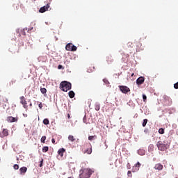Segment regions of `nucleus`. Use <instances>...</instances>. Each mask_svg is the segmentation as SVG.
<instances>
[{"label": "nucleus", "instance_id": "nucleus-12", "mask_svg": "<svg viewBox=\"0 0 178 178\" xmlns=\"http://www.w3.org/2000/svg\"><path fill=\"white\" fill-rule=\"evenodd\" d=\"M154 169H155V170H162V169H163V165L159 163H156L155 164Z\"/></svg>", "mask_w": 178, "mask_h": 178}, {"label": "nucleus", "instance_id": "nucleus-27", "mask_svg": "<svg viewBox=\"0 0 178 178\" xmlns=\"http://www.w3.org/2000/svg\"><path fill=\"white\" fill-rule=\"evenodd\" d=\"M127 176L128 177H133V174H131V171H128Z\"/></svg>", "mask_w": 178, "mask_h": 178}, {"label": "nucleus", "instance_id": "nucleus-25", "mask_svg": "<svg viewBox=\"0 0 178 178\" xmlns=\"http://www.w3.org/2000/svg\"><path fill=\"white\" fill-rule=\"evenodd\" d=\"M143 102H147V95H143Z\"/></svg>", "mask_w": 178, "mask_h": 178}, {"label": "nucleus", "instance_id": "nucleus-17", "mask_svg": "<svg viewBox=\"0 0 178 178\" xmlns=\"http://www.w3.org/2000/svg\"><path fill=\"white\" fill-rule=\"evenodd\" d=\"M68 140H69V141H71L72 143H73L74 141H76L74 136H73L72 135H70L68 136Z\"/></svg>", "mask_w": 178, "mask_h": 178}, {"label": "nucleus", "instance_id": "nucleus-33", "mask_svg": "<svg viewBox=\"0 0 178 178\" xmlns=\"http://www.w3.org/2000/svg\"><path fill=\"white\" fill-rule=\"evenodd\" d=\"M27 172V167H23V173H26Z\"/></svg>", "mask_w": 178, "mask_h": 178}, {"label": "nucleus", "instance_id": "nucleus-23", "mask_svg": "<svg viewBox=\"0 0 178 178\" xmlns=\"http://www.w3.org/2000/svg\"><path fill=\"white\" fill-rule=\"evenodd\" d=\"M159 134H165V129L163 128H161L159 129Z\"/></svg>", "mask_w": 178, "mask_h": 178}, {"label": "nucleus", "instance_id": "nucleus-10", "mask_svg": "<svg viewBox=\"0 0 178 178\" xmlns=\"http://www.w3.org/2000/svg\"><path fill=\"white\" fill-rule=\"evenodd\" d=\"M145 81V79L144 78V76H140V77L137 79L136 84L138 86H141V84H143Z\"/></svg>", "mask_w": 178, "mask_h": 178}, {"label": "nucleus", "instance_id": "nucleus-28", "mask_svg": "<svg viewBox=\"0 0 178 178\" xmlns=\"http://www.w3.org/2000/svg\"><path fill=\"white\" fill-rule=\"evenodd\" d=\"M96 138L97 136H89L88 137V140H90V141H92V140H94V138Z\"/></svg>", "mask_w": 178, "mask_h": 178}, {"label": "nucleus", "instance_id": "nucleus-16", "mask_svg": "<svg viewBox=\"0 0 178 178\" xmlns=\"http://www.w3.org/2000/svg\"><path fill=\"white\" fill-rule=\"evenodd\" d=\"M68 95H69L70 98H74V95H76V94L74 93V92L73 90H71L69 92Z\"/></svg>", "mask_w": 178, "mask_h": 178}, {"label": "nucleus", "instance_id": "nucleus-44", "mask_svg": "<svg viewBox=\"0 0 178 178\" xmlns=\"http://www.w3.org/2000/svg\"><path fill=\"white\" fill-rule=\"evenodd\" d=\"M140 152H141V150H139V151H138V153H139V154H140Z\"/></svg>", "mask_w": 178, "mask_h": 178}, {"label": "nucleus", "instance_id": "nucleus-35", "mask_svg": "<svg viewBox=\"0 0 178 178\" xmlns=\"http://www.w3.org/2000/svg\"><path fill=\"white\" fill-rule=\"evenodd\" d=\"M58 69L60 70V69H63V66H62L61 65H59L58 66Z\"/></svg>", "mask_w": 178, "mask_h": 178}, {"label": "nucleus", "instance_id": "nucleus-38", "mask_svg": "<svg viewBox=\"0 0 178 178\" xmlns=\"http://www.w3.org/2000/svg\"><path fill=\"white\" fill-rule=\"evenodd\" d=\"M19 172H20L21 173H23V167H22V168L19 169Z\"/></svg>", "mask_w": 178, "mask_h": 178}, {"label": "nucleus", "instance_id": "nucleus-45", "mask_svg": "<svg viewBox=\"0 0 178 178\" xmlns=\"http://www.w3.org/2000/svg\"><path fill=\"white\" fill-rule=\"evenodd\" d=\"M83 122H84V123H86V120H84V119H83Z\"/></svg>", "mask_w": 178, "mask_h": 178}, {"label": "nucleus", "instance_id": "nucleus-31", "mask_svg": "<svg viewBox=\"0 0 178 178\" xmlns=\"http://www.w3.org/2000/svg\"><path fill=\"white\" fill-rule=\"evenodd\" d=\"M42 163H44V159H42V160L40 161V163L39 165L40 168H42Z\"/></svg>", "mask_w": 178, "mask_h": 178}, {"label": "nucleus", "instance_id": "nucleus-3", "mask_svg": "<svg viewBox=\"0 0 178 178\" xmlns=\"http://www.w3.org/2000/svg\"><path fill=\"white\" fill-rule=\"evenodd\" d=\"M159 151H166L169 148V145L165 143H163L162 141H159L156 144Z\"/></svg>", "mask_w": 178, "mask_h": 178}, {"label": "nucleus", "instance_id": "nucleus-21", "mask_svg": "<svg viewBox=\"0 0 178 178\" xmlns=\"http://www.w3.org/2000/svg\"><path fill=\"white\" fill-rule=\"evenodd\" d=\"M40 92L42 94H47V89L45 88H40Z\"/></svg>", "mask_w": 178, "mask_h": 178}, {"label": "nucleus", "instance_id": "nucleus-1", "mask_svg": "<svg viewBox=\"0 0 178 178\" xmlns=\"http://www.w3.org/2000/svg\"><path fill=\"white\" fill-rule=\"evenodd\" d=\"M92 173H94V171L90 168H82L80 170L79 178H90Z\"/></svg>", "mask_w": 178, "mask_h": 178}, {"label": "nucleus", "instance_id": "nucleus-42", "mask_svg": "<svg viewBox=\"0 0 178 178\" xmlns=\"http://www.w3.org/2000/svg\"><path fill=\"white\" fill-rule=\"evenodd\" d=\"M131 76L133 77V76H134V73H132Z\"/></svg>", "mask_w": 178, "mask_h": 178}, {"label": "nucleus", "instance_id": "nucleus-11", "mask_svg": "<svg viewBox=\"0 0 178 178\" xmlns=\"http://www.w3.org/2000/svg\"><path fill=\"white\" fill-rule=\"evenodd\" d=\"M140 166L141 163H140V162H137V163L135 164V165L132 168L133 172H138V170H140Z\"/></svg>", "mask_w": 178, "mask_h": 178}, {"label": "nucleus", "instance_id": "nucleus-37", "mask_svg": "<svg viewBox=\"0 0 178 178\" xmlns=\"http://www.w3.org/2000/svg\"><path fill=\"white\" fill-rule=\"evenodd\" d=\"M51 143H52L53 144H56V143H55V138H52V139H51Z\"/></svg>", "mask_w": 178, "mask_h": 178}, {"label": "nucleus", "instance_id": "nucleus-8", "mask_svg": "<svg viewBox=\"0 0 178 178\" xmlns=\"http://www.w3.org/2000/svg\"><path fill=\"white\" fill-rule=\"evenodd\" d=\"M9 136V130L8 129H3L2 131L0 132L1 138H4V137H8Z\"/></svg>", "mask_w": 178, "mask_h": 178}, {"label": "nucleus", "instance_id": "nucleus-13", "mask_svg": "<svg viewBox=\"0 0 178 178\" xmlns=\"http://www.w3.org/2000/svg\"><path fill=\"white\" fill-rule=\"evenodd\" d=\"M65 152L66 149H65V148H60L58 149V154L60 155V156H63V154H65Z\"/></svg>", "mask_w": 178, "mask_h": 178}, {"label": "nucleus", "instance_id": "nucleus-43", "mask_svg": "<svg viewBox=\"0 0 178 178\" xmlns=\"http://www.w3.org/2000/svg\"><path fill=\"white\" fill-rule=\"evenodd\" d=\"M21 104H23V100L21 101Z\"/></svg>", "mask_w": 178, "mask_h": 178}, {"label": "nucleus", "instance_id": "nucleus-24", "mask_svg": "<svg viewBox=\"0 0 178 178\" xmlns=\"http://www.w3.org/2000/svg\"><path fill=\"white\" fill-rule=\"evenodd\" d=\"M95 111H99V109H100V106H99V104H96V105L95 106Z\"/></svg>", "mask_w": 178, "mask_h": 178}, {"label": "nucleus", "instance_id": "nucleus-34", "mask_svg": "<svg viewBox=\"0 0 178 178\" xmlns=\"http://www.w3.org/2000/svg\"><path fill=\"white\" fill-rule=\"evenodd\" d=\"M40 109H42V103H40L38 105Z\"/></svg>", "mask_w": 178, "mask_h": 178}, {"label": "nucleus", "instance_id": "nucleus-9", "mask_svg": "<svg viewBox=\"0 0 178 178\" xmlns=\"http://www.w3.org/2000/svg\"><path fill=\"white\" fill-rule=\"evenodd\" d=\"M49 9V4H47L46 6H44L43 7H41L39 10L40 13H44L47 12Z\"/></svg>", "mask_w": 178, "mask_h": 178}, {"label": "nucleus", "instance_id": "nucleus-19", "mask_svg": "<svg viewBox=\"0 0 178 178\" xmlns=\"http://www.w3.org/2000/svg\"><path fill=\"white\" fill-rule=\"evenodd\" d=\"M47 140V136H43L42 138H41V143H42L43 144H45V140Z\"/></svg>", "mask_w": 178, "mask_h": 178}, {"label": "nucleus", "instance_id": "nucleus-4", "mask_svg": "<svg viewBox=\"0 0 178 178\" xmlns=\"http://www.w3.org/2000/svg\"><path fill=\"white\" fill-rule=\"evenodd\" d=\"M162 102L163 105L165 106H170V105H172V99H170L169 97L164 95L163 97Z\"/></svg>", "mask_w": 178, "mask_h": 178}, {"label": "nucleus", "instance_id": "nucleus-14", "mask_svg": "<svg viewBox=\"0 0 178 178\" xmlns=\"http://www.w3.org/2000/svg\"><path fill=\"white\" fill-rule=\"evenodd\" d=\"M7 122H8V123H13V122H16V119L12 116H10L7 118Z\"/></svg>", "mask_w": 178, "mask_h": 178}, {"label": "nucleus", "instance_id": "nucleus-47", "mask_svg": "<svg viewBox=\"0 0 178 178\" xmlns=\"http://www.w3.org/2000/svg\"><path fill=\"white\" fill-rule=\"evenodd\" d=\"M68 178H73V177H68Z\"/></svg>", "mask_w": 178, "mask_h": 178}, {"label": "nucleus", "instance_id": "nucleus-39", "mask_svg": "<svg viewBox=\"0 0 178 178\" xmlns=\"http://www.w3.org/2000/svg\"><path fill=\"white\" fill-rule=\"evenodd\" d=\"M28 104L30 105V106H32L33 104H31V102L28 101Z\"/></svg>", "mask_w": 178, "mask_h": 178}, {"label": "nucleus", "instance_id": "nucleus-41", "mask_svg": "<svg viewBox=\"0 0 178 178\" xmlns=\"http://www.w3.org/2000/svg\"><path fill=\"white\" fill-rule=\"evenodd\" d=\"M68 119H70V114H67Z\"/></svg>", "mask_w": 178, "mask_h": 178}, {"label": "nucleus", "instance_id": "nucleus-29", "mask_svg": "<svg viewBox=\"0 0 178 178\" xmlns=\"http://www.w3.org/2000/svg\"><path fill=\"white\" fill-rule=\"evenodd\" d=\"M127 47H130V48H133V47H134V45H133V43H131V42H128L127 43Z\"/></svg>", "mask_w": 178, "mask_h": 178}, {"label": "nucleus", "instance_id": "nucleus-7", "mask_svg": "<svg viewBox=\"0 0 178 178\" xmlns=\"http://www.w3.org/2000/svg\"><path fill=\"white\" fill-rule=\"evenodd\" d=\"M119 88L123 94H127V92H130V88L127 86H119Z\"/></svg>", "mask_w": 178, "mask_h": 178}, {"label": "nucleus", "instance_id": "nucleus-26", "mask_svg": "<svg viewBox=\"0 0 178 178\" xmlns=\"http://www.w3.org/2000/svg\"><path fill=\"white\" fill-rule=\"evenodd\" d=\"M29 106V102H24V108H27Z\"/></svg>", "mask_w": 178, "mask_h": 178}, {"label": "nucleus", "instance_id": "nucleus-6", "mask_svg": "<svg viewBox=\"0 0 178 178\" xmlns=\"http://www.w3.org/2000/svg\"><path fill=\"white\" fill-rule=\"evenodd\" d=\"M85 147H88V148L84 151V154H88V155L91 154L92 152V146L88 143L84 144Z\"/></svg>", "mask_w": 178, "mask_h": 178}, {"label": "nucleus", "instance_id": "nucleus-36", "mask_svg": "<svg viewBox=\"0 0 178 178\" xmlns=\"http://www.w3.org/2000/svg\"><path fill=\"white\" fill-rule=\"evenodd\" d=\"M127 169H130V168H131L130 163H127Z\"/></svg>", "mask_w": 178, "mask_h": 178}, {"label": "nucleus", "instance_id": "nucleus-20", "mask_svg": "<svg viewBox=\"0 0 178 178\" xmlns=\"http://www.w3.org/2000/svg\"><path fill=\"white\" fill-rule=\"evenodd\" d=\"M43 123H44L45 125L49 124V120H48L47 118L44 119V120H43Z\"/></svg>", "mask_w": 178, "mask_h": 178}, {"label": "nucleus", "instance_id": "nucleus-30", "mask_svg": "<svg viewBox=\"0 0 178 178\" xmlns=\"http://www.w3.org/2000/svg\"><path fill=\"white\" fill-rule=\"evenodd\" d=\"M13 168H14V169H15V170H17V169H19V165L15 164L14 166H13Z\"/></svg>", "mask_w": 178, "mask_h": 178}, {"label": "nucleus", "instance_id": "nucleus-22", "mask_svg": "<svg viewBox=\"0 0 178 178\" xmlns=\"http://www.w3.org/2000/svg\"><path fill=\"white\" fill-rule=\"evenodd\" d=\"M147 123H148V120L147 119H144L143 122V127H145V126H147Z\"/></svg>", "mask_w": 178, "mask_h": 178}, {"label": "nucleus", "instance_id": "nucleus-15", "mask_svg": "<svg viewBox=\"0 0 178 178\" xmlns=\"http://www.w3.org/2000/svg\"><path fill=\"white\" fill-rule=\"evenodd\" d=\"M106 62L108 63V65H111L113 62V58H112V56H108L106 57Z\"/></svg>", "mask_w": 178, "mask_h": 178}, {"label": "nucleus", "instance_id": "nucleus-32", "mask_svg": "<svg viewBox=\"0 0 178 178\" xmlns=\"http://www.w3.org/2000/svg\"><path fill=\"white\" fill-rule=\"evenodd\" d=\"M174 88H175V90H178V82L174 84Z\"/></svg>", "mask_w": 178, "mask_h": 178}, {"label": "nucleus", "instance_id": "nucleus-18", "mask_svg": "<svg viewBox=\"0 0 178 178\" xmlns=\"http://www.w3.org/2000/svg\"><path fill=\"white\" fill-rule=\"evenodd\" d=\"M49 147L48 146H44L42 147V152H48Z\"/></svg>", "mask_w": 178, "mask_h": 178}, {"label": "nucleus", "instance_id": "nucleus-46", "mask_svg": "<svg viewBox=\"0 0 178 178\" xmlns=\"http://www.w3.org/2000/svg\"><path fill=\"white\" fill-rule=\"evenodd\" d=\"M83 122H84V123H86V120H84V119H83Z\"/></svg>", "mask_w": 178, "mask_h": 178}, {"label": "nucleus", "instance_id": "nucleus-40", "mask_svg": "<svg viewBox=\"0 0 178 178\" xmlns=\"http://www.w3.org/2000/svg\"><path fill=\"white\" fill-rule=\"evenodd\" d=\"M24 118H27V114H23Z\"/></svg>", "mask_w": 178, "mask_h": 178}, {"label": "nucleus", "instance_id": "nucleus-5", "mask_svg": "<svg viewBox=\"0 0 178 178\" xmlns=\"http://www.w3.org/2000/svg\"><path fill=\"white\" fill-rule=\"evenodd\" d=\"M65 49L67 51H77V47L74 46V44H73V43H68L66 46H65Z\"/></svg>", "mask_w": 178, "mask_h": 178}, {"label": "nucleus", "instance_id": "nucleus-2", "mask_svg": "<svg viewBox=\"0 0 178 178\" xmlns=\"http://www.w3.org/2000/svg\"><path fill=\"white\" fill-rule=\"evenodd\" d=\"M60 89L61 90V91L67 92L69 90H72V83L70 82H68L67 81H62L60 83Z\"/></svg>", "mask_w": 178, "mask_h": 178}]
</instances>
